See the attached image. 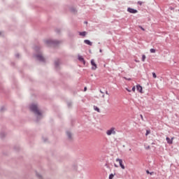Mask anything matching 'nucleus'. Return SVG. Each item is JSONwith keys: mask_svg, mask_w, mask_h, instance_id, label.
Listing matches in <instances>:
<instances>
[{"mask_svg": "<svg viewBox=\"0 0 179 179\" xmlns=\"http://www.w3.org/2000/svg\"><path fill=\"white\" fill-rule=\"evenodd\" d=\"M60 64H61V59H57L55 61V67L56 68V69H58Z\"/></svg>", "mask_w": 179, "mask_h": 179, "instance_id": "6e6552de", "label": "nucleus"}, {"mask_svg": "<svg viewBox=\"0 0 179 179\" xmlns=\"http://www.w3.org/2000/svg\"><path fill=\"white\" fill-rule=\"evenodd\" d=\"M0 36H1V32H0Z\"/></svg>", "mask_w": 179, "mask_h": 179, "instance_id": "de8ad7c7", "label": "nucleus"}, {"mask_svg": "<svg viewBox=\"0 0 179 179\" xmlns=\"http://www.w3.org/2000/svg\"><path fill=\"white\" fill-rule=\"evenodd\" d=\"M124 79H125L126 80H131V78H127V77H124Z\"/></svg>", "mask_w": 179, "mask_h": 179, "instance_id": "f704fd0d", "label": "nucleus"}, {"mask_svg": "<svg viewBox=\"0 0 179 179\" xmlns=\"http://www.w3.org/2000/svg\"><path fill=\"white\" fill-rule=\"evenodd\" d=\"M91 65L92 66V71H96L97 69V64L94 62V59H91Z\"/></svg>", "mask_w": 179, "mask_h": 179, "instance_id": "39448f33", "label": "nucleus"}, {"mask_svg": "<svg viewBox=\"0 0 179 179\" xmlns=\"http://www.w3.org/2000/svg\"><path fill=\"white\" fill-rule=\"evenodd\" d=\"M142 3H143V2L141 1H138V5L142 6Z\"/></svg>", "mask_w": 179, "mask_h": 179, "instance_id": "c85d7f7f", "label": "nucleus"}, {"mask_svg": "<svg viewBox=\"0 0 179 179\" xmlns=\"http://www.w3.org/2000/svg\"><path fill=\"white\" fill-rule=\"evenodd\" d=\"M105 93H106V94H107L108 96H110V94L108 93V91L106 90V91L105 92Z\"/></svg>", "mask_w": 179, "mask_h": 179, "instance_id": "473e14b6", "label": "nucleus"}, {"mask_svg": "<svg viewBox=\"0 0 179 179\" xmlns=\"http://www.w3.org/2000/svg\"><path fill=\"white\" fill-rule=\"evenodd\" d=\"M146 150H149V149H150V145H148L147 147H145Z\"/></svg>", "mask_w": 179, "mask_h": 179, "instance_id": "7c9ffc66", "label": "nucleus"}, {"mask_svg": "<svg viewBox=\"0 0 179 179\" xmlns=\"http://www.w3.org/2000/svg\"><path fill=\"white\" fill-rule=\"evenodd\" d=\"M115 167H118L117 164H114Z\"/></svg>", "mask_w": 179, "mask_h": 179, "instance_id": "a19ab883", "label": "nucleus"}, {"mask_svg": "<svg viewBox=\"0 0 179 179\" xmlns=\"http://www.w3.org/2000/svg\"><path fill=\"white\" fill-rule=\"evenodd\" d=\"M67 106L68 107H72V102H68Z\"/></svg>", "mask_w": 179, "mask_h": 179, "instance_id": "393cba45", "label": "nucleus"}, {"mask_svg": "<svg viewBox=\"0 0 179 179\" xmlns=\"http://www.w3.org/2000/svg\"><path fill=\"white\" fill-rule=\"evenodd\" d=\"M20 57V55L19 53L15 54V58H19Z\"/></svg>", "mask_w": 179, "mask_h": 179, "instance_id": "c756f323", "label": "nucleus"}, {"mask_svg": "<svg viewBox=\"0 0 179 179\" xmlns=\"http://www.w3.org/2000/svg\"><path fill=\"white\" fill-rule=\"evenodd\" d=\"M127 12H129V13L135 14V13H138V10L129 7L127 8Z\"/></svg>", "mask_w": 179, "mask_h": 179, "instance_id": "0eeeda50", "label": "nucleus"}, {"mask_svg": "<svg viewBox=\"0 0 179 179\" xmlns=\"http://www.w3.org/2000/svg\"><path fill=\"white\" fill-rule=\"evenodd\" d=\"M150 134V130H147L145 133V136H148Z\"/></svg>", "mask_w": 179, "mask_h": 179, "instance_id": "b1692460", "label": "nucleus"}, {"mask_svg": "<svg viewBox=\"0 0 179 179\" xmlns=\"http://www.w3.org/2000/svg\"><path fill=\"white\" fill-rule=\"evenodd\" d=\"M146 59V55H142V61H143V62H145V60Z\"/></svg>", "mask_w": 179, "mask_h": 179, "instance_id": "6ab92c4d", "label": "nucleus"}, {"mask_svg": "<svg viewBox=\"0 0 179 179\" xmlns=\"http://www.w3.org/2000/svg\"><path fill=\"white\" fill-rule=\"evenodd\" d=\"M35 58H36V59L38 61H40V62H45V59L44 58V56L40 54L38 55H34Z\"/></svg>", "mask_w": 179, "mask_h": 179, "instance_id": "7ed1b4c3", "label": "nucleus"}, {"mask_svg": "<svg viewBox=\"0 0 179 179\" xmlns=\"http://www.w3.org/2000/svg\"><path fill=\"white\" fill-rule=\"evenodd\" d=\"M152 78H154L155 79H156L157 78L156 73H152Z\"/></svg>", "mask_w": 179, "mask_h": 179, "instance_id": "5701e85b", "label": "nucleus"}, {"mask_svg": "<svg viewBox=\"0 0 179 179\" xmlns=\"http://www.w3.org/2000/svg\"><path fill=\"white\" fill-rule=\"evenodd\" d=\"M43 142H47V141H48V138H47V137H43Z\"/></svg>", "mask_w": 179, "mask_h": 179, "instance_id": "cd10ccee", "label": "nucleus"}, {"mask_svg": "<svg viewBox=\"0 0 179 179\" xmlns=\"http://www.w3.org/2000/svg\"><path fill=\"white\" fill-rule=\"evenodd\" d=\"M102 97H103V99H104V97H105L104 94L102 95Z\"/></svg>", "mask_w": 179, "mask_h": 179, "instance_id": "49530a36", "label": "nucleus"}, {"mask_svg": "<svg viewBox=\"0 0 179 179\" xmlns=\"http://www.w3.org/2000/svg\"><path fill=\"white\" fill-rule=\"evenodd\" d=\"M86 90H87V87H84V92H86Z\"/></svg>", "mask_w": 179, "mask_h": 179, "instance_id": "c9c22d12", "label": "nucleus"}, {"mask_svg": "<svg viewBox=\"0 0 179 179\" xmlns=\"http://www.w3.org/2000/svg\"><path fill=\"white\" fill-rule=\"evenodd\" d=\"M84 43H85V44H87V45H93V43H92V41H90L88 40V39H85V40L84 41Z\"/></svg>", "mask_w": 179, "mask_h": 179, "instance_id": "f8f14e48", "label": "nucleus"}, {"mask_svg": "<svg viewBox=\"0 0 179 179\" xmlns=\"http://www.w3.org/2000/svg\"><path fill=\"white\" fill-rule=\"evenodd\" d=\"M154 173V172H150V176H152Z\"/></svg>", "mask_w": 179, "mask_h": 179, "instance_id": "37998d69", "label": "nucleus"}, {"mask_svg": "<svg viewBox=\"0 0 179 179\" xmlns=\"http://www.w3.org/2000/svg\"><path fill=\"white\" fill-rule=\"evenodd\" d=\"M71 12H73V13H75V12H76V9L75 8H71L70 9Z\"/></svg>", "mask_w": 179, "mask_h": 179, "instance_id": "aec40b11", "label": "nucleus"}, {"mask_svg": "<svg viewBox=\"0 0 179 179\" xmlns=\"http://www.w3.org/2000/svg\"><path fill=\"white\" fill-rule=\"evenodd\" d=\"M6 110V108H5V106H2L0 108V113H3V111H5Z\"/></svg>", "mask_w": 179, "mask_h": 179, "instance_id": "f3484780", "label": "nucleus"}, {"mask_svg": "<svg viewBox=\"0 0 179 179\" xmlns=\"http://www.w3.org/2000/svg\"><path fill=\"white\" fill-rule=\"evenodd\" d=\"M14 149H15V150H19V147H17V148H16V147H15Z\"/></svg>", "mask_w": 179, "mask_h": 179, "instance_id": "4c0bfd02", "label": "nucleus"}, {"mask_svg": "<svg viewBox=\"0 0 179 179\" xmlns=\"http://www.w3.org/2000/svg\"><path fill=\"white\" fill-rule=\"evenodd\" d=\"M99 52H103V50L100 49V50H99Z\"/></svg>", "mask_w": 179, "mask_h": 179, "instance_id": "c03bdc74", "label": "nucleus"}, {"mask_svg": "<svg viewBox=\"0 0 179 179\" xmlns=\"http://www.w3.org/2000/svg\"><path fill=\"white\" fill-rule=\"evenodd\" d=\"M146 173H147V174H150V172L149 171V170H147Z\"/></svg>", "mask_w": 179, "mask_h": 179, "instance_id": "58836bf2", "label": "nucleus"}, {"mask_svg": "<svg viewBox=\"0 0 179 179\" xmlns=\"http://www.w3.org/2000/svg\"><path fill=\"white\" fill-rule=\"evenodd\" d=\"M94 109L95 110V111H97V113H100V108H99V107L94 106Z\"/></svg>", "mask_w": 179, "mask_h": 179, "instance_id": "dca6fc26", "label": "nucleus"}, {"mask_svg": "<svg viewBox=\"0 0 179 179\" xmlns=\"http://www.w3.org/2000/svg\"><path fill=\"white\" fill-rule=\"evenodd\" d=\"M55 31H56V33H61V29H56Z\"/></svg>", "mask_w": 179, "mask_h": 179, "instance_id": "a878e982", "label": "nucleus"}, {"mask_svg": "<svg viewBox=\"0 0 179 179\" xmlns=\"http://www.w3.org/2000/svg\"><path fill=\"white\" fill-rule=\"evenodd\" d=\"M84 23H85V24H87V21H85Z\"/></svg>", "mask_w": 179, "mask_h": 179, "instance_id": "a18cd8bd", "label": "nucleus"}, {"mask_svg": "<svg viewBox=\"0 0 179 179\" xmlns=\"http://www.w3.org/2000/svg\"><path fill=\"white\" fill-rule=\"evenodd\" d=\"M78 60L80 62H83V65H86V61L85 60V58L82 56H78Z\"/></svg>", "mask_w": 179, "mask_h": 179, "instance_id": "1a4fd4ad", "label": "nucleus"}, {"mask_svg": "<svg viewBox=\"0 0 179 179\" xmlns=\"http://www.w3.org/2000/svg\"><path fill=\"white\" fill-rule=\"evenodd\" d=\"M114 178V174L113 173H110L109 175V179H113Z\"/></svg>", "mask_w": 179, "mask_h": 179, "instance_id": "412c9836", "label": "nucleus"}, {"mask_svg": "<svg viewBox=\"0 0 179 179\" xmlns=\"http://www.w3.org/2000/svg\"><path fill=\"white\" fill-rule=\"evenodd\" d=\"M45 43H46L48 47H51L52 45L54 47H55V46L58 45L59 44H61V41H57V40L49 39V40L45 41Z\"/></svg>", "mask_w": 179, "mask_h": 179, "instance_id": "f03ea898", "label": "nucleus"}, {"mask_svg": "<svg viewBox=\"0 0 179 179\" xmlns=\"http://www.w3.org/2000/svg\"><path fill=\"white\" fill-rule=\"evenodd\" d=\"M166 141H167V143H169V145H173V138H170L169 137H166Z\"/></svg>", "mask_w": 179, "mask_h": 179, "instance_id": "ddd939ff", "label": "nucleus"}, {"mask_svg": "<svg viewBox=\"0 0 179 179\" xmlns=\"http://www.w3.org/2000/svg\"><path fill=\"white\" fill-rule=\"evenodd\" d=\"M100 93H101L102 94H104V92L101 91V90H100Z\"/></svg>", "mask_w": 179, "mask_h": 179, "instance_id": "e433bc0d", "label": "nucleus"}, {"mask_svg": "<svg viewBox=\"0 0 179 179\" xmlns=\"http://www.w3.org/2000/svg\"><path fill=\"white\" fill-rule=\"evenodd\" d=\"M29 109L36 116V122H38V121H40L41 118H43V113H41V112H40V110H38L37 104L32 103L31 105H30Z\"/></svg>", "mask_w": 179, "mask_h": 179, "instance_id": "f257e3e1", "label": "nucleus"}, {"mask_svg": "<svg viewBox=\"0 0 179 179\" xmlns=\"http://www.w3.org/2000/svg\"><path fill=\"white\" fill-rule=\"evenodd\" d=\"M150 52H151L152 54H154L155 52H156V50L154 48H152L150 50Z\"/></svg>", "mask_w": 179, "mask_h": 179, "instance_id": "a211bd4d", "label": "nucleus"}, {"mask_svg": "<svg viewBox=\"0 0 179 179\" xmlns=\"http://www.w3.org/2000/svg\"><path fill=\"white\" fill-rule=\"evenodd\" d=\"M139 28L141 29V30H143V31H145V29H143V27H142V26H139Z\"/></svg>", "mask_w": 179, "mask_h": 179, "instance_id": "2f4dec72", "label": "nucleus"}, {"mask_svg": "<svg viewBox=\"0 0 179 179\" xmlns=\"http://www.w3.org/2000/svg\"><path fill=\"white\" fill-rule=\"evenodd\" d=\"M115 129L114 127H111L110 129L106 131V134L110 136L111 135H115Z\"/></svg>", "mask_w": 179, "mask_h": 179, "instance_id": "20e7f679", "label": "nucleus"}, {"mask_svg": "<svg viewBox=\"0 0 179 179\" xmlns=\"http://www.w3.org/2000/svg\"><path fill=\"white\" fill-rule=\"evenodd\" d=\"M86 34H87V32L86 31L79 32V36H82L83 37H85Z\"/></svg>", "mask_w": 179, "mask_h": 179, "instance_id": "4468645a", "label": "nucleus"}, {"mask_svg": "<svg viewBox=\"0 0 179 179\" xmlns=\"http://www.w3.org/2000/svg\"><path fill=\"white\" fill-rule=\"evenodd\" d=\"M131 90H132V92H135V90H136L135 87H133L132 89H131Z\"/></svg>", "mask_w": 179, "mask_h": 179, "instance_id": "72a5a7b5", "label": "nucleus"}, {"mask_svg": "<svg viewBox=\"0 0 179 179\" xmlns=\"http://www.w3.org/2000/svg\"><path fill=\"white\" fill-rule=\"evenodd\" d=\"M116 162H119V164H120L121 169H122V170H125V166L122 164V159L117 158V159H116Z\"/></svg>", "mask_w": 179, "mask_h": 179, "instance_id": "423d86ee", "label": "nucleus"}, {"mask_svg": "<svg viewBox=\"0 0 179 179\" xmlns=\"http://www.w3.org/2000/svg\"><path fill=\"white\" fill-rule=\"evenodd\" d=\"M126 90H127V92H131V90H128V88H126Z\"/></svg>", "mask_w": 179, "mask_h": 179, "instance_id": "79ce46f5", "label": "nucleus"}, {"mask_svg": "<svg viewBox=\"0 0 179 179\" xmlns=\"http://www.w3.org/2000/svg\"><path fill=\"white\" fill-rule=\"evenodd\" d=\"M6 136V134H5V132L2 131L0 133V138L1 139H3V138Z\"/></svg>", "mask_w": 179, "mask_h": 179, "instance_id": "2eb2a0df", "label": "nucleus"}, {"mask_svg": "<svg viewBox=\"0 0 179 179\" xmlns=\"http://www.w3.org/2000/svg\"><path fill=\"white\" fill-rule=\"evenodd\" d=\"M136 89H137L138 92H139L140 93H143V92H142L143 88H142V86H141V85H137Z\"/></svg>", "mask_w": 179, "mask_h": 179, "instance_id": "9b49d317", "label": "nucleus"}, {"mask_svg": "<svg viewBox=\"0 0 179 179\" xmlns=\"http://www.w3.org/2000/svg\"><path fill=\"white\" fill-rule=\"evenodd\" d=\"M36 177H38V178H40V179L42 178L41 175H40V173H36Z\"/></svg>", "mask_w": 179, "mask_h": 179, "instance_id": "4be33fe9", "label": "nucleus"}, {"mask_svg": "<svg viewBox=\"0 0 179 179\" xmlns=\"http://www.w3.org/2000/svg\"><path fill=\"white\" fill-rule=\"evenodd\" d=\"M66 136H67L68 139H69L70 141L72 140V133H71V131H67Z\"/></svg>", "mask_w": 179, "mask_h": 179, "instance_id": "9d476101", "label": "nucleus"}, {"mask_svg": "<svg viewBox=\"0 0 179 179\" xmlns=\"http://www.w3.org/2000/svg\"><path fill=\"white\" fill-rule=\"evenodd\" d=\"M40 48H38V46H36L35 47V51H39Z\"/></svg>", "mask_w": 179, "mask_h": 179, "instance_id": "bb28decb", "label": "nucleus"}, {"mask_svg": "<svg viewBox=\"0 0 179 179\" xmlns=\"http://www.w3.org/2000/svg\"><path fill=\"white\" fill-rule=\"evenodd\" d=\"M140 117H141V120H143V116L142 115H140Z\"/></svg>", "mask_w": 179, "mask_h": 179, "instance_id": "ea45409f", "label": "nucleus"}]
</instances>
